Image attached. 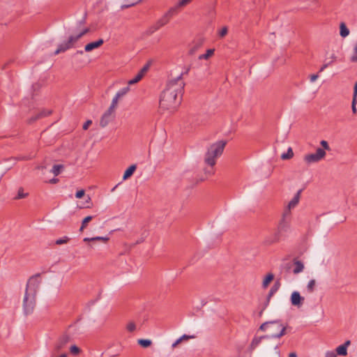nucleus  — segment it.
<instances>
[{"mask_svg":"<svg viewBox=\"0 0 357 357\" xmlns=\"http://www.w3.org/2000/svg\"><path fill=\"white\" fill-rule=\"evenodd\" d=\"M185 83L181 77L167 82L161 91L158 100V112L160 114L170 116L178 109L184 91Z\"/></svg>","mask_w":357,"mask_h":357,"instance_id":"obj_1","label":"nucleus"},{"mask_svg":"<svg viewBox=\"0 0 357 357\" xmlns=\"http://www.w3.org/2000/svg\"><path fill=\"white\" fill-rule=\"evenodd\" d=\"M40 287L38 277H31L27 282L25 295L23 298V307L26 314L33 312L36 306V298Z\"/></svg>","mask_w":357,"mask_h":357,"instance_id":"obj_2","label":"nucleus"},{"mask_svg":"<svg viewBox=\"0 0 357 357\" xmlns=\"http://www.w3.org/2000/svg\"><path fill=\"white\" fill-rule=\"evenodd\" d=\"M226 144L227 142L225 140H220L211 144L205 153V162L211 167H213L216 163L217 158L222 154Z\"/></svg>","mask_w":357,"mask_h":357,"instance_id":"obj_3","label":"nucleus"},{"mask_svg":"<svg viewBox=\"0 0 357 357\" xmlns=\"http://www.w3.org/2000/svg\"><path fill=\"white\" fill-rule=\"evenodd\" d=\"M321 147H318L314 153H307L304 155V162L309 165L323 160L326 156V152L331 151L328 142L326 140L320 142Z\"/></svg>","mask_w":357,"mask_h":357,"instance_id":"obj_4","label":"nucleus"},{"mask_svg":"<svg viewBox=\"0 0 357 357\" xmlns=\"http://www.w3.org/2000/svg\"><path fill=\"white\" fill-rule=\"evenodd\" d=\"M88 32V28H83L75 33H72L66 41H64L59 45L54 54H58L60 52H65L67 50L72 48L75 44Z\"/></svg>","mask_w":357,"mask_h":357,"instance_id":"obj_5","label":"nucleus"},{"mask_svg":"<svg viewBox=\"0 0 357 357\" xmlns=\"http://www.w3.org/2000/svg\"><path fill=\"white\" fill-rule=\"evenodd\" d=\"M260 330L267 331L271 336L274 337H280L284 334L286 326L280 321H268L261 325Z\"/></svg>","mask_w":357,"mask_h":357,"instance_id":"obj_6","label":"nucleus"},{"mask_svg":"<svg viewBox=\"0 0 357 357\" xmlns=\"http://www.w3.org/2000/svg\"><path fill=\"white\" fill-rule=\"evenodd\" d=\"M174 10L173 8L169 9L167 13H165L153 26L151 28V33L155 31L160 29L161 27L166 25L170 20L171 17L174 14Z\"/></svg>","mask_w":357,"mask_h":357,"instance_id":"obj_7","label":"nucleus"},{"mask_svg":"<svg viewBox=\"0 0 357 357\" xmlns=\"http://www.w3.org/2000/svg\"><path fill=\"white\" fill-rule=\"evenodd\" d=\"M301 197V191H298L294 197L284 206L282 213L284 217H289L291 210L294 209L299 203Z\"/></svg>","mask_w":357,"mask_h":357,"instance_id":"obj_8","label":"nucleus"},{"mask_svg":"<svg viewBox=\"0 0 357 357\" xmlns=\"http://www.w3.org/2000/svg\"><path fill=\"white\" fill-rule=\"evenodd\" d=\"M116 109L108 107L102 115L100 120V126L102 128L106 127L115 117Z\"/></svg>","mask_w":357,"mask_h":357,"instance_id":"obj_9","label":"nucleus"},{"mask_svg":"<svg viewBox=\"0 0 357 357\" xmlns=\"http://www.w3.org/2000/svg\"><path fill=\"white\" fill-rule=\"evenodd\" d=\"M71 340L70 336L68 335H63L58 338L54 344V351L59 353L70 343Z\"/></svg>","mask_w":357,"mask_h":357,"instance_id":"obj_10","label":"nucleus"},{"mask_svg":"<svg viewBox=\"0 0 357 357\" xmlns=\"http://www.w3.org/2000/svg\"><path fill=\"white\" fill-rule=\"evenodd\" d=\"M264 349L267 357H280L278 344L276 342L272 341L269 342L265 346Z\"/></svg>","mask_w":357,"mask_h":357,"instance_id":"obj_11","label":"nucleus"},{"mask_svg":"<svg viewBox=\"0 0 357 357\" xmlns=\"http://www.w3.org/2000/svg\"><path fill=\"white\" fill-rule=\"evenodd\" d=\"M290 301L293 306L299 308L303 305L305 301V298L302 296L298 291H294L291 294Z\"/></svg>","mask_w":357,"mask_h":357,"instance_id":"obj_12","label":"nucleus"},{"mask_svg":"<svg viewBox=\"0 0 357 357\" xmlns=\"http://www.w3.org/2000/svg\"><path fill=\"white\" fill-rule=\"evenodd\" d=\"M103 43L104 40L102 38H100L96 41L91 42L84 46V51L86 52H91L93 50L100 47Z\"/></svg>","mask_w":357,"mask_h":357,"instance_id":"obj_13","label":"nucleus"},{"mask_svg":"<svg viewBox=\"0 0 357 357\" xmlns=\"http://www.w3.org/2000/svg\"><path fill=\"white\" fill-rule=\"evenodd\" d=\"M289 217H284V213H282V218L280 220L278 225V232H283L288 231L289 228V222H287V219Z\"/></svg>","mask_w":357,"mask_h":357,"instance_id":"obj_14","label":"nucleus"},{"mask_svg":"<svg viewBox=\"0 0 357 357\" xmlns=\"http://www.w3.org/2000/svg\"><path fill=\"white\" fill-rule=\"evenodd\" d=\"M146 71V68H142L133 78L130 79L128 82V85H132V84H137L144 76V74H145Z\"/></svg>","mask_w":357,"mask_h":357,"instance_id":"obj_15","label":"nucleus"},{"mask_svg":"<svg viewBox=\"0 0 357 357\" xmlns=\"http://www.w3.org/2000/svg\"><path fill=\"white\" fill-rule=\"evenodd\" d=\"M351 344L349 340L345 342L344 344H342L337 347L336 351L338 355L346 356L347 354V347Z\"/></svg>","mask_w":357,"mask_h":357,"instance_id":"obj_16","label":"nucleus"},{"mask_svg":"<svg viewBox=\"0 0 357 357\" xmlns=\"http://www.w3.org/2000/svg\"><path fill=\"white\" fill-rule=\"evenodd\" d=\"M109 238L107 236H96L92 238H84L83 241L84 242H93V241H100L102 243H107L109 241Z\"/></svg>","mask_w":357,"mask_h":357,"instance_id":"obj_17","label":"nucleus"},{"mask_svg":"<svg viewBox=\"0 0 357 357\" xmlns=\"http://www.w3.org/2000/svg\"><path fill=\"white\" fill-rule=\"evenodd\" d=\"M274 279V275L271 273H267L264 279H263V281H262V287L264 289H266L269 284H271V282Z\"/></svg>","mask_w":357,"mask_h":357,"instance_id":"obj_18","label":"nucleus"},{"mask_svg":"<svg viewBox=\"0 0 357 357\" xmlns=\"http://www.w3.org/2000/svg\"><path fill=\"white\" fill-rule=\"evenodd\" d=\"M137 167L135 165H130L124 172L123 174V180H127L128 178H129L132 174L133 173L135 172V169H136Z\"/></svg>","mask_w":357,"mask_h":357,"instance_id":"obj_19","label":"nucleus"},{"mask_svg":"<svg viewBox=\"0 0 357 357\" xmlns=\"http://www.w3.org/2000/svg\"><path fill=\"white\" fill-rule=\"evenodd\" d=\"M350 33V31L347 26H346L345 23L341 22L340 24V35L342 38H346L348 36Z\"/></svg>","mask_w":357,"mask_h":357,"instance_id":"obj_20","label":"nucleus"},{"mask_svg":"<svg viewBox=\"0 0 357 357\" xmlns=\"http://www.w3.org/2000/svg\"><path fill=\"white\" fill-rule=\"evenodd\" d=\"M91 198L89 195L84 197V201L79 206L80 208H90L92 207Z\"/></svg>","mask_w":357,"mask_h":357,"instance_id":"obj_21","label":"nucleus"},{"mask_svg":"<svg viewBox=\"0 0 357 357\" xmlns=\"http://www.w3.org/2000/svg\"><path fill=\"white\" fill-rule=\"evenodd\" d=\"M294 270H293V273L294 274H298L301 272H302L304 269V264L300 261H296L294 263Z\"/></svg>","mask_w":357,"mask_h":357,"instance_id":"obj_22","label":"nucleus"},{"mask_svg":"<svg viewBox=\"0 0 357 357\" xmlns=\"http://www.w3.org/2000/svg\"><path fill=\"white\" fill-rule=\"evenodd\" d=\"M215 50L214 49H208L206 50V54H202L199 56V60H208L214 54Z\"/></svg>","mask_w":357,"mask_h":357,"instance_id":"obj_23","label":"nucleus"},{"mask_svg":"<svg viewBox=\"0 0 357 357\" xmlns=\"http://www.w3.org/2000/svg\"><path fill=\"white\" fill-rule=\"evenodd\" d=\"M69 351L73 356H78L82 352V350L75 344H72L69 347Z\"/></svg>","mask_w":357,"mask_h":357,"instance_id":"obj_24","label":"nucleus"},{"mask_svg":"<svg viewBox=\"0 0 357 357\" xmlns=\"http://www.w3.org/2000/svg\"><path fill=\"white\" fill-rule=\"evenodd\" d=\"M228 33V27L227 26H223L218 31V36L219 38L222 39L225 38Z\"/></svg>","mask_w":357,"mask_h":357,"instance_id":"obj_25","label":"nucleus"},{"mask_svg":"<svg viewBox=\"0 0 357 357\" xmlns=\"http://www.w3.org/2000/svg\"><path fill=\"white\" fill-rule=\"evenodd\" d=\"M63 169V166L62 165H55L53 166L51 172L54 176H58Z\"/></svg>","mask_w":357,"mask_h":357,"instance_id":"obj_26","label":"nucleus"},{"mask_svg":"<svg viewBox=\"0 0 357 357\" xmlns=\"http://www.w3.org/2000/svg\"><path fill=\"white\" fill-rule=\"evenodd\" d=\"M315 286H316V280L314 279L310 280L308 282L307 287H306L307 291L308 293H312L314 291Z\"/></svg>","mask_w":357,"mask_h":357,"instance_id":"obj_27","label":"nucleus"},{"mask_svg":"<svg viewBox=\"0 0 357 357\" xmlns=\"http://www.w3.org/2000/svg\"><path fill=\"white\" fill-rule=\"evenodd\" d=\"M294 156V152H293V150L291 148H289L288 150H287V152L285 153H282L281 155V158L282 160H289V159H291Z\"/></svg>","mask_w":357,"mask_h":357,"instance_id":"obj_28","label":"nucleus"},{"mask_svg":"<svg viewBox=\"0 0 357 357\" xmlns=\"http://www.w3.org/2000/svg\"><path fill=\"white\" fill-rule=\"evenodd\" d=\"M138 344L144 348H147L151 345L152 342L148 339H140L138 340Z\"/></svg>","mask_w":357,"mask_h":357,"instance_id":"obj_29","label":"nucleus"},{"mask_svg":"<svg viewBox=\"0 0 357 357\" xmlns=\"http://www.w3.org/2000/svg\"><path fill=\"white\" fill-rule=\"evenodd\" d=\"M120 99L121 98L115 94L114 97L112 98L109 107L116 110Z\"/></svg>","mask_w":357,"mask_h":357,"instance_id":"obj_30","label":"nucleus"},{"mask_svg":"<svg viewBox=\"0 0 357 357\" xmlns=\"http://www.w3.org/2000/svg\"><path fill=\"white\" fill-rule=\"evenodd\" d=\"M29 195L28 192H25L22 188H20L17 190V195L15 197L16 199H20L26 198Z\"/></svg>","mask_w":357,"mask_h":357,"instance_id":"obj_31","label":"nucleus"},{"mask_svg":"<svg viewBox=\"0 0 357 357\" xmlns=\"http://www.w3.org/2000/svg\"><path fill=\"white\" fill-rule=\"evenodd\" d=\"M92 216H86L83 219L82 225L79 229L80 231H84V229L87 227L88 223L92 220Z\"/></svg>","mask_w":357,"mask_h":357,"instance_id":"obj_32","label":"nucleus"},{"mask_svg":"<svg viewBox=\"0 0 357 357\" xmlns=\"http://www.w3.org/2000/svg\"><path fill=\"white\" fill-rule=\"evenodd\" d=\"M263 337H255L250 344V347L252 349H255L256 347H258V345L261 343V339Z\"/></svg>","mask_w":357,"mask_h":357,"instance_id":"obj_33","label":"nucleus"},{"mask_svg":"<svg viewBox=\"0 0 357 357\" xmlns=\"http://www.w3.org/2000/svg\"><path fill=\"white\" fill-rule=\"evenodd\" d=\"M126 328L128 332H134L137 328L136 324L134 321H129L127 323Z\"/></svg>","mask_w":357,"mask_h":357,"instance_id":"obj_34","label":"nucleus"},{"mask_svg":"<svg viewBox=\"0 0 357 357\" xmlns=\"http://www.w3.org/2000/svg\"><path fill=\"white\" fill-rule=\"evenodd\" d=\"M130 91V87L129 86H126V87H124L123 89H121V90H119L116 93V95L118 96L119 97H120L121 98L124 96L127 93H128V91Z\"/></svg>","mask_w":357,"mask_h":357,"instance_id":"obj_35","label":"nucleus"},{"mask_svg":"<svg viewBox=\"0 0 357 357\" xmlns=\"http://www.w3.org/2000/svg\"><path fill=\"white\" fill-rule=\"evenodd\" d=\"M351 61L353 62H357V43L354 47L353 54L351 57Z\"/></svg>","mask_w":357,"mask_h":357,"instance_id":"obj_36","label":"nucleus"},{"mask_svg":"<svg viewBox=\"0 0 357 357\" xmlns=\"http://www.w3.org/2000/svg\"><path fill=\"white\" fill-rule=\"evenodd\" d=\"M68 241H69V238L68 237L65 236L62 238L57 239L55 243L56 245H62V244L67 243Z\"/></svg>","mask_w":357,"mask_h":357,"instance_id":"obj_37","label":"nucleus"},{"mask_svg":"<svg viewBox=\"0 0 357 357\" xmlns=\"http://www.w3.org/2000/svg\"><path fill=\"white\" fill-rule=\"evenodd\" d=\"M356 104H357V99H356L355 97H353L351 109H352V112L354 114H356L357 113Z\"/></svg>","mask_w":357,"mask_h":357,"instance_id":"obj_38","label":"nucleus"},{"mask_svg":"<svg viewBox=\"0 0 357 357\" xmlns=\"http://www.w3.org/2000/svg\"><path fill=\"white\" fill-rule=\"evenodd\" d=\"M84 197H85V190H79L75 194V197L77 199H81Z\"/></svg>","mask_w":357,"mask_h":357,"instance_id":"obj_39","label":"nucleus"},{"mask_svg":"<svg viewBox=\"0 0 357 357\" xmlns=\"http://www.w3.org/2000/svg\"><path fill=\"white\" fill-rule=\"evenodd\" d=\"M192 0H179L178 3V7H184L188 3H190Z\"/></svg>","mask_w":357,"mask_h":357,"instance_id":"obj_40","label":"nucleus"},{"mask_svg":"<svg viewBox=\"0 0 357 357\" xmlns=\"http://www.w3.org/2000/svg\"><path fill=\"white\" fill-rule=\"evenodd\" d=\"M179 338L183 342V341L188 340L190 339H193V338H195V336L194 335H183L181 337H180Z\"/></svg>","mask_w":357,"mask_h":357,"instance_id":"obj_41","label":"nucleus"},{"mask_svg":"<svg viewBox=\"0 0 357 357\" xmlns=\"http://www.w3.org/2000/svg\"><path fill=\"white\" fill-rule=\"evenodd\" d=\"M92 124V121L91 120H87L83 125V129L84 130H87L89 128V127Z\"/></svg>","mask_w":357,"mask_h":357,"instance_id":"obj_42","label":"nucleus"},{"mask_svg":"<svg viewBox=\"0 0 357 357\" xmlns=\"http://www.w3.org/2000/svg\"><path fill=\"white\" fill-rule=\"evenodd\" d=\"M319 77L317 74H312L310 76V79L311 82H314Z\"/></svg>","mask_w":357,"mask_h":357,"instance_id":"obj_43","label":"nucleus"},{"mask_svg":"<svg viewBox=\"0 0 357 357\" xmlns=\"http://www.w3.org/2000/svg\"><path fill=\"white\" fill-rule=\"evenodd\" d=\"M182 341L181 340H180V338H178V340H176L172 345V348H176L180 343H181Z\"/></svg>","mask_w":357,"mask_h":357,"instance_id":"obj_44","label":"nucleus"},{"mask_svg":"<svg viewBox=\"0 0 357 357\" xmlns=\"http://www.w3.org/2000/svg\"><path fill=\"white\" fill-rule=\"evenodd\" d=\"M353 97H355L356 99H357V82L354 84V96H353Z\"/></svg>","mask_w":357,"mask_h":357,"instance_id":"obj_45","label":"nucleus"},{"mask_svg":"<svg viewBox=\"0 0 357 357\" xmlns=\"http://www.w3.org/2000/svg\"><path fill=\"white\" fill-rule=\"evenodd\" d=\"M329 64H330V63L323 64V65L321 66L319 71H320V72L324 71V70L328 67V66Z\"/></svg>","mask_w":357,"mask_h":357,"instance_id":"obj_46","label":"nucleus"},{"mask_svg":"<svg viewBox=\"0 0 357 357\" xmlns=\"http://www.w3.org/2000/svg\"><path fill=\"white\" fill-rule=\"evenodd\" d=\"M326 357H336V354L334 352H328L326 354Z\"/></svg>","mask_w":357,"mask_h":357,"instance_id":"obj_47","label":"nucleus"},{"mask_svg":"<svg viewBox=\"0 0 357 357\" xmlns=\"http://www.w3.org/2000/svg\"><path fill=\"white\" fill-rule=\"evenodd\" d=\"M58 181H59V179H57V178H53V179H51V180L49 181V183H52V184H54V183H56Z\"/></svg>","mask_w":357,"mask_h":357,"instance_id":"obj_48","label":"nucleus"},{"mask_svg":"<svg viewBox=\"0 0 357 357\" xmlns=\"http://www.w3.org/2000/svg\"><path fill=\"white\" fill-rule=\"evenodd\" d=\"M142 0H132V1L130 3V4L129 6H132V5H135V3L141 1Z\"/></svg>","mask_w":357,"mask_h":357,"instance_id":"obj_49","label":"nucleus"},{"mask_svg":"<svg viewBox=\"0 0 357 357\" xmlns=\"http://www.w3.org/2000/svg\"><path fill=\"white\" fill-rule=\"evenodd\" d=\"M199 47V45H197L194 49L190 50V54H193Z\"/></svg>","mask_w":357,"mask_h":357,"instance_id":"obj_50","label":"nucleus"},{"mask_svg":"<svg viewBox=\"0 0 357 357\" xmlns=\"http://www.w3.org/2000/svg\"><path fill=\"white\" fill-rule=\"evenodd\" d=\"M56 357H68V354L66 353H62L57 356Z\"/></svg>","mask_w":357,"mask_h":357,"instance_id":"obj_51","label":"nucleus"},{"mask_svg":"<svg viewBox=\"0 0 357 357\" xmlns=\"http://www.w3.org/2000/svg\"><path fill=\"white\" fill-rule=\"evenodd\" d=\"M289 357H297V355L295 352H291L289 354Z\"/></svg>","mask_w":357,"mask_h":357,"instance_id":"obj_52","label":"nucleus"},{"mask_svg":"<svg viewBox=\"0 0 357 357\" xmlns=\"http://www.w3.org/2000/svg\"><path fill=\"white\" fill-rule=\"evenodd\" d=\"M331 59H332V61H331V63H332L335 60L336 57L335 55H332Z\"/></svg>","mask_w":357,"mask_h":357,"instance_id":"obj_53","label":"nucleus"},{"mask_svg":"<svg viewBox=\"0 0 357 357\" xmlns=\"http://www.w3.org/2000/svg\"><path fill=\"white\" fill-rule=\"evenodd\" d=\"M278 241H279V238L277 237V238H275V241L273 242H278Z\"/></svg>","mask_w":357,"mask_h":357,"instance_id":"obj_54","label":"nucleus"},{"mask_svg":"<svg viewBox=\"0 0 357 357\" xmlns=\"http://www.w3.org/2000/svg\"><path fill=\"white\" fill-rule=\"evenodd\" d=\"M38 169H41V170H43V167H38Z\"/></svg>","mask_w":357,"mask_h":357,"instance_id":"obj_55","label":"nucleus"}]
</instances>
